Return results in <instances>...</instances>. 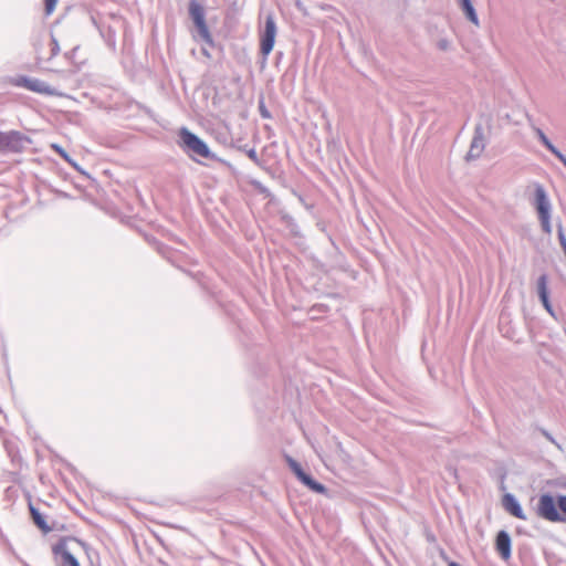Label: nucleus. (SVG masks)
Listing matches in <instances>:
<instances>
[{"mask_svg":"<svg viewBox=\"0 0 566 566\" xmlns=\"http://www.w3.org/2000/svg\"><path fill=\"white\" fill-rule=\"evenodd\" d=\"M57 566H101L98 557L84 542L64 536L52 546Z\"/></svg>","mask_w":566,"mask_h":566,"instance_id":"nucleus-1","label":"nucleus"},{"mask_svg":"<svg viewBox=\"0 0 566 566\" xmlns=\"http://www.w3.org/2000/svg\"><path fill=\"white\" fill-rule=\"evenodd\" d=\"M534 203L536 211L538 213V219L543 231L547 234H551V203L545 192V189L541 185H537L535 187Z\"/></svg>","mask_w":566,"mask_h":566,"instance_id":"nucleus-2","label":"nucleus"},{"mask_svg":"<svg viewBox=\"0 0 566 566\" xmlns=\"http://www.w3.org/2000/svg\"><path fill=\"white\" fill-rule=\"evenodd\" d=\"M179 136L181 138L182 147L187 148L192 154L198 155L202 158L211 157V153L208 145L187 128H181L179 132Z\"/></svg>","mask_w":566,"mask_h":566,"instance_id":"nucleus-3","label":"nucleus"},{"mask_svg":"<svg viewBox=\"0 0 566 566\" xmlns=\"http://www.w3.org/2000/svg\"><path fill=\"white\" fill-rule=\"evenodd\" d=\"M276 36V24L274 17L269 14L265 18L264 29L260 32V52L264 57L272 52Z\"/></svg>","mask_w":566,"mask_h":566,"instance_id":"nucleus-4","label":"nucleus"},{"mask_svg":"<svg viewBox=\"0 0 566 566\" xmlns=\"http://www.w3.org/2000/svg\"><path fill=\"white\" fill-rule=\"evenodd\" d=\"M189 14L196 28L198 29V32L202 40H205L208 43H211L212 36L206 22L203 7L195 0L191 1L189 3Z\"/></svg>","mask_w":566,"mask_h":566,"instance_id":"nucleus-5","label":"nucleus"},{"mask_svg":"<svg viewBox=\"0 0 566 566\" xmlns=\"http://www.w3.org/2000/svg\"><path fill=\"white\" fill-rule=\"evenodd\" d=\"M27 138L19 132H0V153H19L24 148Z\"/></svg>","mask_w":566,"mask_h":566,"instance_id":"nucleus-6","label":"nucleus"},{"mask_svg":"<svg viewBox=\"0 0 566 566\" xmlns=\"http://www.w3.org/2000/svg\"><path fill=\"white\" fill-rule=\"evenodd\" d=\"M558 504L556 505L553 496L549 494H543L537 504V515L549 522L562 521L558 512Z\"/></svg>","mask_w":566,"mask_h":566,"instance_id":"nucleus-7","label":"nucleus"},{"mask_svg":"<svg viewBox=\"0 0 566 566\" xmlns=\"http://www.w3.org/2000/svg\"><path fill=\"white\" fill-rule=\"evenodd\" d=\"M286 462L291 470L293 471V473L297 476V479L308 489L317 493H323L325 491V486L313 480L308 474H306L303 471L300 463H297L294 459H292L291 457H286Z\"/></svg>","mask_w":566,"mask_h":566,"instance_id":"nucleus-8","label":"nucleus"},{"mask_svg":"<svg viewBox=\"0 0 566 566\" xmlns=\"http://www.w3.org/2000/svg\"><path fill=\"white\" fill-rule=\"evenodd\" d=\"M14 85L24 87L29 91L45 94V95H54L55 91L50 87L45 82L36 80V78H30L27 76H20L14 80Z\"/></svg>","mask_w":566,"mask_h":566,"instance_id":"nucleus-9","label":"nucleus"},{"mask_svg":"<svg viewBox=\"0 0 566 566\" xmlns=\"http://www.w3.org/2000/svg\"><path fill=\"white\" fill-rule=\"evenodd\" d=\"M495 549L503 560L511 558V537L505 531H500L495 538Z\"/></svg>","mask_w":566,"mask_h":566,"instance_id":"nucleus-10","label":"nucleus"},{"mask_svg":"<svg viewBox=\"0 0 566 566\" xmlns=\"http://www.w3.org/2000/svg\"><path fill=\"white\" fill-rule=\"evenodd\" d=\"M503 506L514 517L520 520H526V516L523 513L521 505L512 494H505L503 496Z\"/></svg>","mask_w":566,"mask_h":566,"instance_id":"nucleus-11","label":"nucleus"},{"mask_svg":"<svg viewBox=\"0 0 566 566\" xmlns=\"http://www.w3.org/2000/svg\"><path fill=\"white\" fill-rule=\"evenodd\" d=\"M29 511L33 523L36 525L39 530H41L44 534H48L53 531V527L48 524L43 514L30 502Z\"/></svg>","mask_w":566,"mask_h":566,"instance_id":"nucleus-12","label":"nucleus"},{"mask_svg":"<svg viewBox=\"0 0 566 566\" xmlns=\"http://www.w3.org/2000/svg\"><path fill=\"white\" fill-rule=\"evenodd\" d=\"M537 291L539 300L545 307V310L551 314L554 315L553 307L548 300V290H547V277L546 275L539 276L537 281Z\"/></svg>","mask_w":566,"mask_h":566,"instance_id":"nucleus-13","label":"nucleus"},{"mask_svg":"<svg viewBox=\"0 0 566 566\" xmlns=\"http://www.w3.org/2000/svg\"><path fill=\"white\" fill-rule=\"evenodd\" d=\"M461 6H462V9L463 11L465 12L468 19L474 23L475 25L479 24V19H478V15L470 2V0H461Z\"/></svg>","mask_w":566,"mask_h":566,"instance_id":"nucleus-14","label":"nucleus"},{"mask_svg":"<svg viewBox=\"0 0 566 566\" xmlns=\"http://www.w3.org/2000/svg\"><path fill=\"white\" fill-rule=\"evenodd\" d=\"M57 1L59 0H44V10L46 15H51L54 12Z\"/></svg>","mask_w":566,"mask_h":566,"instance_id":"nucleus-15","label":"nucleus"},{"mask_svg":"<svg viewBox=\"0 0 566 566\" xmlns=\"http://www.w3.org/2000/svg\"><path fill=\"white\" fill-rule=\"evenodd\" d=\"M51 148L60 155L64 160L70 161L67 153L57 144H51Z\"/></svg>","mask_w":566,"mask_h":566,"instance_id":"nucleus-16","label":"nucleus"},{"mask_svg":"<svg viewBox=\"0 0 566 566\" xmlns=\"http://www.w3.org/2000/svg\"><path fill=\"white\" fill-rule=\"evenodd\" d=\"M537 135H538V138L541 139V142L544 144V146L548 150L553 149L554 145L549 142V139L546 137V135L541 129H537Z\"/></svg>","mask_w":566,"mask_h":566,"instance_id":"nucleus-17","label":"nucleus"},{"mask_svg":"<svg viewBox=\"0 0 566 566\" xmlns=\"http://www.w3.org/2000/svg\"><path fill=\"white\" fill-rule=\"evenodd\" d=\"M50 45H51V56L57 55L60 52V46H59L57 40L54 36H51Z\"/></svg>","mask_w":566,"mask_h":566,"instance_id":"nucleus-18","label":"nucleus"},{"mask_svg":"<svg viewBox=\"0 0 566 566\" xmlns=\"http://www.w3.org/2000/svg\"><path fill=\"white\" fill-rule=\"evenodd\" d=\"M558 240H559V243H560V247L563 248V250H566V237L564 234L562 226H559V228H558Z\"/></svg>","mask_w":566,"mask_h":566,"instance_id":"nucleus-19","label":"nucleus"},{"mask_svg":"<svg viewBox=\"0 0 566 566\" xmlns=\"http://www.w3.org/2000/svg\"><path fill=\"white\" fill-rule=\"evenodd\" d=\"M549 151H552L566 167V157L555 146Z\"/></svg>","mask_w":566,"mask_h":566,"instance_id":"nucleus-20","label":"nucleus"},{"mask_svg":"<svg viewBox=\"0 0 566 566\" xmlns=\"http://www.w3.org/2000/svg\"><path fill=\"white\" fill-rule=\"evenodd\" d=\"M549 151H552L566 167V157L555 146Z\"/></svg>","mask_w":566,"mask_h":566,"instance_id":"nucleus-21","label":"nucleus"},{"mask_svg":"<svg viewBox=\"0 0 566 566\" xmlns=\"http://www.w3.org/2000/svg\"><path fill=\"white\" fill-rule=\"evenodd\" d=\"M558 509L566 514V496H559L558 499Z\"/></svg>","mask_w":566,"mask_h":566,"instance_id":"nucleus-22","label":"nucleus"},{"mask_svg":"<svg viewBox=\"0 0 566 566\" xmlns=\"http://www.w3.org/2000/svg\"><path fill=\"white\" fill-rule=\"evenodd\" d=\"M475 147H478V140H476V139H474V140L472 142L471 149H470V155L472 154V151H473V149H474Z\"/></svg>","mask_w":566,"mask_h":566,"instance_id":"nucleus-23","label":"nucleus"},{"mask_svg":"<svg viewBox=\"0 0 566 566\" xmlns=\"http://www.w3.org/2000/svg\"><path fill=\"white\" fill-rule=\"evenodd\" d=\"M249 156H250V158H252V159H255V158H256L254 150H251V151L249 153Z\"/></svg>","mask_w":566,"mask_h":566,"instance_id":"nucleus-24","label":"nucleus"}]
</instances>
